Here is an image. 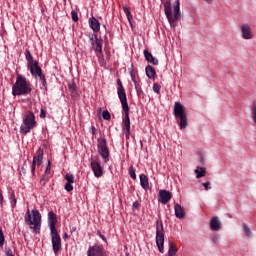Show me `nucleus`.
<instances>
[{
    "instance_id": "obj_51",
    "label": "nucleus",
    "mask_w": 256,
    "mask_h": 256,
    "mask_svg": "<svg viewBox=\"0 0 256 256\" xmlns=\"http://www.w3.org/2000/svg\"><path fill=\"white\" fill-rule=\"evenodd\" d=\"M75 231H77V227L72 228V233H75Z\"/></svg>"
},
{
    "instance_id": "obj_37",
    "label": "nucleus",
    "mask_w": 256,
    "mask_h": 256,
    "mask_svg": "<svg viewBox=\"0 0 256 256\" xmlns=\"http://www.w3.org/2000/svg\"><path fill=\"white\" fill-rule=\"evenodd\" d=\"M153 91L157 94L161 93V86L157 83L153 84Z\"/></svg>"
},
{
    "instance_id": "obj_26",
    "label": "nucleus",
    "mask_w": 256,
    "mask_h": 256,
    "mask_svg": "<svg viewBox=\"0 0 256 256\" xmlns=\"http://www.w3.org/2000/svg\"><path fill=\"white\" fill-rule=\"evenodd\" d=\"M9 200H10L12 209H15L17 205V198H15V192H9Z\"/></svg>"
},
{
    "instance_id": "obj_5",
    "label": "nucleus",
    "mask_w": 256,
    "mask_h": 256,
    "mask_svg": "<svg viewBox=\"0 0 256 256\" xmlns=\"http://www.w3.org/2000/svg\"><path fill=\"white\" fill-rule=\"evenodd\" d=\"M173 115L180 129H187V125H188L187 113L185 112V106L181 104V102L174 103Z\"/></svg>"
},
{
    "instance_id": "obj_27",
    "label": "nucleus",
    "mask_w": 256,
    "mask_h": 256,
    "mask_svg": "<svg viewBox=\"0 0 256 256\" xmlns=\"http://www.w3.org/2000/svg\"><path fill=\"white\" fill-rule=\"evenodd\" d=\"M68 89L72 97H77V86L75 84H68Z\"/></svg>"
},
{
    "instance_id": "obj_34",
    "label": "nucleus",
    "mask_w": 256,
    "mask_h": 256,
    "mask_svg": "<svg viewBox=\"0 0 256 256\" xmlns=\"http://www.w3.org/2000/svg\"><path fill=\"white\" fill-rule=\"evenodd\" d=\"M72 184L73 183L66 182L65 186H64L65 191H68V193H71V191L73 190V185Z\"/></svg>"
},
{
    "instance_id": "obj_39",
    "label": "nucleus",
    "mask_w": 256,
    "mask_h": 256,
    "mask_svg": "<svg viewBox=\"0 0 256 256\" xmlns=\"http://www.w3.org/2000/svg\"><path fill=\"white\" fill-rule=\"evenodd\" d=\"M117 85H118V90L125 89L123 87V83L121 82V79H117Z\"/></svg>"
},
{
    "instance_id": "obj_41",
    "label": "nucleus",
    "mask_w": 256,
    "mask_h": 256,
    "mask_svg": "<svg viewBox=\"0 0 256 256\" xmlns=\"http://www.w3.org/2000/svg\"><path fill=\"white\" fill-rule=\"evenodd\" d=\"M209 185H211V182L203 183V187L205 188V191H209V189H211V187H209Z\"/></svg>"
},
{
    "instance_id": "obj_2",
    "label": "nucleus",
    "mask_w": 256,
    "mask_h": 256,
    "mask_svg": "<svg viewBox=\"0 0 256 256\" xmlns=\"http://www.w3.org/2000/svg\"><path fill=\"white\" fill-rule=\"evenodd\" d=\"M24 55L27 61V68L30 71L31 75L33 77H39L43 87L47 91V79H45V74L39 67V62H37V60H33V55L31 54V51H29V49L25 50Z\"/></svg>"
},
{
    "instance_id": "obj_48",
    "label": "nucleus",
    "mask_w": 256,
    "mask_h": 256,
    "mask_svg": "<svg viewBox=\"0 0 256 256\" xmlns=\"http://www.w3.org/2000/svg\"><path fill=\"white\" fill-rule=\"evenodd\" d=\"M63 239H69V234L64 233V234H63Z\"/></svg>"
},
{
    "instance_id": "obj_50",
    "label": "nucleus",
    "mask_w": 256,
    "mask_h": 256,
    "mask_svg": "<svg viewBox=\"0 0 256 256\" xmlns=\"http://www.w3.org/2000/svg\"><path fill=\"white\" fill-rule=\"evenodd\" d=\"M206 3H208L209 5H211V3H213V0H205Z\"/></svg>"
},
{
    "instance_id": "obj_38",
    "label": "nucleus",
    "mask_w": 256,
    "mask_h": 256,
    "mask_svg": "<svg viewBox=\"0 0 256 256\" xmlns=\"http://www.w3.org/2000/svg\"><path fill=\"white\" fill-rule=\"evenodd\" d=\"M45 173L46 175H49L51 173V161H48Z\"/></svg>"
},
{
    "instance_id": "obj_33",
    "label": "nucleus",
    "mask_w": 256,
    "mask_h": 256,
    "mask_svg": "<svg viewBox=\"0 0 256 256\" xmlns=\"http://www.w3.org/2000/svg\"><path fill=\"white\" fill-rule=\"evenodd\" d=\"M129 175L131 179H134V180L137 179V175L135 174V169L133 168V166L129 168Z\"/></svg>"
},
{
    "instance_id": "obj_23",
    "label": "nucleus",
    "mask_w": 256,
    "mask_h": 256,
    "mask_svg": "<svg viewBox=\"0 0 256 256\" xmlns=\"http://www.w3.org/2000/svg\"><path fill=\"white\" fill-rule=\"evenodd\" d=\"M122 9H123L124 13L127 16V19L129 21L130 25H132V23H133V15L131 14V11L129 10V7H127V5H124V6H122Z\"/></svg>"
},
{
    "instance_id": "obj_21",
    "label": "nucleus",
    "mask_w": 256,
    "mask_h": 256,
    "mask_svg": "<svg viewBox=\"0 0 256 256\" xmlns=\"http://www.w3.org/2000/svg\"><path fill=\"white\" fill-rule=\"evenodd\" d=\"M140 185L142 189L147 191L149 189V178L145 174H140Z\"/></svg>"
},
{
    "instance_id": "obj_46",
    "label": "nucleus",
    "mask_w": 256,
    "mask_h": 256,
    "mask_svg": "<svg viewBox=\"0 0 256 256\" xmlns=\"http://www.w3.org/2000/svg\"><path fill=\"white\" fill-rule=\"evenodd\" d=\"M134 86H135L136 91L139 92V89H141V86L139 84H137V82L134 83Z\"/></svg>"
},
{
    "instance_id": "obj_42",
    "label": "nucleus",
    "mask_w": 256,
    "mask_h": 256,
    "mask_svg": "<svg viewBox=\"0 0 256 256\" xmlns=\"http://www.w3.org/2000/svg\"><path fill=\"white\" fill-rule=\"evenodd\" d=\"M45 183H47V176H43V177L40 179V185H45Z\"/></svg>"
},
{
    "instance_id": "obj_36",
    "label": "nucleus",
    "mask_w": 256,
    "mask_h": 256,
    "mask_svg": "<svg viewBox=\"0 0 256 256\" xmlns=\"http://www.w3.org/2000/svg\"><path fill=\"white\" fill-rule=\"evenodd\" d=\"M130 77H131L133 83L137 82V79L135 78V70H133V65H131Z\"/></svg>"
},
{
    "instance_id": "obj_20",
    "label": "nucleus",
    "mask_w": 256,
    "mask_h": 256,
    "mask_svg": "<svg viewBox=\"0 0 256 256\" xmlns=\"http://www.w3.org/2000/svg\"><path fill=\"white\" fill-rule=\"evenodd\" d=\"M174 211L175 217H177V219H183V217H185V209L181 207V204H175Z\"/></svg>"
},
{
    "instance_id": "obj_44",
    "label": "nucleus",
    "mask_w": 256,
    "mask_h": 256,
    "mask_svg": "<svg viewBox=\"0 0 256 256\" xmlns=\"http://www.w3.org/2000/svg\"><path fill=\"white\" fill-rule=\"evenodd\" d=\"M6 255H7V256H15V255L13 254V250H11V249H8V250H7Z\"/></svg>"
},
{
    "instance_id": "obj_13",
    "label": "nucleus",
    "mask_w": 256,
    "mask_h": 256,
    "mask_svg": "<svg viewBox=\"0 0 256 256\" xmlns=\"http://www.w3.org/2000/svg\"><path fill=\"white\" fill-rule=\"evenodd\" d=\"M158 201L162 205H167L171 201V192L167 190H160L158 193Z\"/></svg>"
},
{
    "instance_id": "obj_52",
    "label": "nucleus",
    "mask_w": 256,
    "mask_h": 256,
    "mask_svg": "<svg viewBox=\"0 0 256 256\" xmlns=\"http://www.w3.org/2000/svg\"><path fill=\"white\" fill-rule=\"evenodd\" d=\"M90 41H92V43H93V36L90 37Z\"/></svg>"
},
{
    "instance_id": "obj_10",
    "label": "nucleus",
    "mask_w": 256,
    "mask_h": 256,
    "mask_svg": "<svg viewBox=\"0 0 256 256\" xmlns=\"http://www.w3.org/2000/svg\"><path fill=\"white\" fill-rule=\"evenodd\" d=\"M51 241H52V249L55 255L61 251V236L57 230L51 231Z\"/></svg>"
},
{
    "instance_id": "obj_30",
    "label": "nucleus",
    "mask_w": 256,
    "mask_h": 256,
    "mask_svg": "<svg viewBox=\"0 0 256 256\" xmlns=\"http://www.w3.org/2000/svg\"><path fill=\"white\" fill-rule=\"evenodd\" d=\"M102 117L105 121H109L111 119V113H109L107 110H104L102 112Z\"/></svg>"
},
{
    "instance_id": "obj_49",
    "label": "nucleus",
    "mask_w": 256,
    "mask_h": 256,
    "mask_svg": "<svg viewBox=\"0 0 256 256\" xmlns=\"http://www.w3.org/2000/svg\"><path fill=\"white\" fill-rule=\"evenodd\" d=\"M0 201L3 203V193L0 192Z\"/></svg>"
},
{
    "instance_id": "obj_1",
    "label": "nucleus",
    "mask_w": 256,
    "mask_h": 256,
    "mask_svg": "<svg viewBox=\"0 0 256 256\" xmlns=\"http://www.w3.org/2000/svg\"><path fill=\"white\" fill-rule=\"evenodd\" d=\"M118 97L124 111V118L122 120V127L126 139L131 137V119L129 118V104L127 103V93H125V88L118 90Z\"/></svg>"
},
{
    "instance_id": "obj_28",
    "label": "nucleus",
    "mask_w": 256,
    "mask_h": 256,
    "mask_svg": "<svg viewBox=\"0 0 256 256\" xmlns=\"http://www.w3.org/2000/svg\"><path fill=\"white\" fill-rule=\"evenodd\" d=\"M65 179H66L67 183H75V176H73V174H71V173H67L65 175Z\"/></svg>"
},
{
    "instance_id": "obj_9",
    "label": "nucleus",
    "mask_w": 256,
    "mask_h": 256,
    "mask_svg": "<svg viewBox=\"0 0 256 256\" xmlns=\"http://www.w3.org/2000/svg\"><path fill=\"white\" fill-rule=\"evenodd\" d=\"M98 153L100 157H102V159L104 160V163H107V161H109V147L107 146V139H98Z\"/></svg>"
},
{
    "instance_id": "obj_47",
    "label": "nucleus",
    "mask_w": 256,
    "mask_h": 256,
    "mask_svg": "<svg viewBox=\"0 0 256 256\" xmlns=\"http://www.w3.org/2000/svg\"><path fill=\"white\" fill-rule=\"evenodd\" d=\"M133 207H134L135 209H138V207H139V202H138V201L133 202Z\"/></svg>"
},
{
    "instance_id": "obj_32",
    "label": "nucleus",
    "mask_w": 256,
    "mask_h": 256,
    "mask_svg": "<svg viewBox=\"0 0 256 256\" xmlns=\"http://www.w3.org/2000/svg\"><path fill=\"white\" fill-rule=\"evenodd\" d=\"M71 17H72V21H74L75 23H77V21H79V16L75 10L71 11Z\"/></svg>"
},
{
    "instance_id": "obj_12",
    "label": "nucleus",
    "mask_w": 256,
    "mask_h": 256,
    "mask_svg": "<svg viewBox=\"0 0 256 256\" xmlns=\"http://www.w3.org/2000/svg\"><path fill=\"white\" fill-rule=\"evenodd\" d=\"M90 167L94 173V176L97 179H99L100 177H103V167L101 166L99 159L91 160Z\"/></svg>"
},
{
    "instance_id": "obj_19",
    "label": "nucleus",
    "mask_w": 256,
    "mask_h": 256,
    "mask_svg": "<svg viewBox=\"0 0 256 256\" xmlns=\"http://www.w3.org/2000/svg\"><path fill=\"white\" fill-rule=\"evenodd\" d=\"M92 45L94 47V51H97V53H103V40L97 38L95 36V42H92Z\"/></svg>"
},
{
    "instance_id": "obj_8",
    "label": "nucleus",
    "mask_w": 256,
    "mask_h": 256,
    "mask_svg": "<svg viewBox=\"0 0 256 256\" xmlns=\"http://www.w3.org/2000/svg\"><path fill=\"white\" fill-rule=\"evenodd\" d=\"M163 228V221H156V245L160 253H165V232Z\"/></svg>"
},
{
    "instance_id": "obj_22",
    "label": "nucleus",
    "mask_w": 256,
    "mask_h": 256,
    "mask_svg": "<svg viewBox=\"0 0 256 256\" xmlns=\"http://www.w3.org/2000/svg\"><path fill=\"white\" fill-rule=\"evenodd\" d=\"M145 71L148 79H155L157 75V71H155V68H153V66L151 65L146 66Z\"/></svg>"
},
{
    "instance_id": "obj_18",
    "label": "nucleus",
    "mask_w": 256,
    "mask_h": 256,
    "mask_svg": "<svg viewBox=\"0 0 256 256\" xmlns=\"http://www.w3.org/2000/svg\"><path fill=\"white\" fill-rule=\"evenodd\" d=\"M210 228L212 231H219L221 229V220H219V217H213L211 219Z\"/></svg>"
},
{
    "instance_id": "obj_25",
    "label": "nucleus",
    "mask_w": 256,
    "mask_h": 256,
    "mask_svg": "<svg viewBox=\"0 0 256 256\" xmlns=\"http://www.w3.org/2000/svg\"><path fill=\"white\" fill-rule=\"evenodd\" d=\"M36 157L37 165L40 166L43 164V149L39 148L37 150V155L34 156Z\"/></svg>"
},
{
    "instance_id": "obj_14",
    "label": "nucleus",
    "mask_w": 256,
    "mask_h": 256,
    "mask_svg": "<svg viewBox=\"0 0 256 256\" xmlns=\"http://www.w3.org/2000/svg\"><path fill=\"white\" fill-rule=\"evenodd\" d=\"M48 225L50 227V231H57V214L54 212L48 213Z\"/></svg>"
},
{
    "instance_id": "obj_3",
    "label": "nucleus",
    "mask_w": 256,
    "mask_h": 256,
    "mask_svg": "<svg viewBox=\"0 0 256 256\" xmlns=\"http://www.w3.org/2000/svg\"><path fill=\"white\" fill-rule=\"evenodd\" d=\"M33 89L31 88V83L27 81V78L23 75H18L16 82L12 86V95L17 96H27L31 93Z\"/></svg>"
},
{
    "instance_id": "obj_7",
    "label": "nucleus",
    "mask_w": 256,
    "mask_h": 256,
    "mask_svg": "<svg viewBox=\"0 0 256 256\" xmlns=\"http://www.w3.org/2000/svg\"><path fill=\"white\" fill-rule=\"evenodd\" d=\"M37 127V121L35 120V114L32 111H29L22 120V125L20 126V133L22 135H27L31 133L32 129Z\"/></svg>"
},
{
    "instance_id": "obj_16",
    "label": "nucleus",
    "mask_w": 256,
    "mask_h": 256,
    "mask_svg": "<svg viewBox=\"0 0 256 256\" xmlns=\"http://www.w3.org/2000/svg\"><path fill=\"white\" fill-rule=\"evenodd\" d=\"M89 26L94 33H99V31H101V23H99V20L95 17L89 19Z\"/></svg>"
},
{
    "instance_id": "obj_11",
    "label": "nucleus",
    "mask_w": 256,
    "mask_h": 256,
    "mask_svg": "<svg viewBox=\"0 0 256 256\" xmlns=\"http://www.w3.org/2000/svg\"><path fill=\"white\" fill-rule=\"evenodd\" d=\"M87 256H109L103 248V245L95 244L90 246L87 250Z\"/></svg>"
},
{
    "instance_id": "obj_43",
    "label": "nucleus",
    "mask_w": 256,
    "mask_h": 256,
    "mask_svg": "<svg viewBox=\"0 0 256 256\" xmlns=\"http://www.w3.org/2000/svg\"><path fill=\"white\" fill-rule=\"evenodd\" d=\"M46 115H47V112H45L43 109H41V111H40V118L41 119H45Z\"/></svg>"
},
{
    "instance_id": "obj_4",
    "label": "nucleus",
    "mask_w": 256,
    "mask_h": 256,
    "mask_svg": "<svg viewBox=\"0 0 256 256\" xmlns=\"http://www.w3.org/2000/svg\"><path fill=\"white\" fill-rule=\"evenodd\" d=\"M179 6H180L179 0H175L173 5V10H174V15H173V10L171 8V1L167 0L164 3L165 15L171 27L175 26V23H177V20L181 17V10Z\"/></svg>"
},
{
    "instance_id": "obj_40",
    "label": "nucleus",
    "mask_w": 256,
    "mask_h": 256,
    "mask_svg": "<svg viewBox=\"0 0 256 256\" xmlns=\"http://www.w3.org/2000/svg\"><path fill=\"white\" fill-rule=\"evenodd\" d=\"M97 235H99V237H101L102 238V240L105 242V243H107V238L105 237V235H103V234H101V231H97Z\"/></svg>"
},
{
    "instance_id": "obj_6",
    "label": "nucleus",
    "mask_w": 256,
    "mask_h": 256,
    "mask_svg": "<svg viewBox=\"0 0 256 256\" xmlns=\"http://www.w3.org/2000/svg\"><path fill=\"white\" fill-rule=\"evenodd\" d=\"M24 219L27 225H34L33 229L36 233H41V212L39 210H32V216L31 211L27 210Z\"/></svg>"
},
{
    "instance_id": "obj_35",
    "label": "nucleus",
    "mask_w": 256,
    "mask_h": 256,
    "mask_svg": "<svg viewBox=\"0 0 256 256\" xmlns=\"http://www.w3.org/2000/svg\"><path fill=\"white\" fill-rule=\"evenodd\" d=\"M35 167H37V157H34L32 161L31 172L33 175H35Z\"/></svg>"
},
{
    "instance_id": "obj_15",
    "label": "nucleus",
    "mask_w": 256,
    "mask_h": 256,
    "mask_svg": "<svg viewBox=\"0 0 256 256\" xmlns=\"http://www.w3.org/2000/svg\"><path fill=\"white\" fill-rule=\"evenodd\" d=\"M241 33L244 39H253V32H251V26H249V24H244L241 26Z\"/></svg>"
},
{
    "instance_id": "obj_24",
    "label": "nucleus",
    "mask_w": 256,
    "mask_h": 256,
    "mask_svg": "<svg viewBox=\"0 0 256 256\" xmlns=\"http://www.w3.org/2000/svg\"><path fill=\"white\" fill-rule=\"evenodd\" d=\"M194 173H196L197 179H200V177H205L207 170L203 167H197V169L194 170Z\"/></svg>"
},
{
    "instance_id": "obj_29",
    "label": "nucleus",
    "mask_w": 256,
    "mask_h": 256,
    "mask_svg": "<svg viewBox=\"0 0 256 256\" xmlns=\"http://www.w3.org/2000/svg\"><path fill=\"white\" fill-rule=\"evenodd\" d=\"M243 231L246 237H251V228L247 224H243Z\"/></svg>"
},
{
    "instance_id": "obj_45",
    "label": "nucleus",
    "mask_w": 256,
    "mask_h": 256,
    "mask_svg": "<svg viewBox=\"0 0 256 256\" xmlns=\"http://www.w3.org/2000/svg\"><path fill=\"white\" fill-rule=\"evenodd\" d=\"M91 133L92 135H95V133H97V128H95V126H91Z\"/></svg>"
},
{
    "instance_id": "obj_17",
    "label": "nucleus",
    "mask_w": 256,
    "mask_h": 256,
    "mask_svg": "<svg viewBox=\"0 0 256 256\" xmlns=\"http://www.w3.org/2000/svg\"><path fill=\"white\" fill-rule=\"evenodd\" d=\"M144 57L148 63H151L152 65H159V60L155 58L148 50H144Z\"/></svg>"
},
{
    "instance_id": "obj_31",
    "label": "nucleus",
    "mask_w": 256,
    "mask_h": 256,
    "mask_svg": "<svg viewBox=\"0 0 256 256\" xmlns=\"http://www.w3.org/2000/svg\"><path fill=\"white\" fill-rule=\"evenodd\" d=\"M5 245V235L3 234V229L0 228V247Z\"/></svg>"
}]
</instances>
